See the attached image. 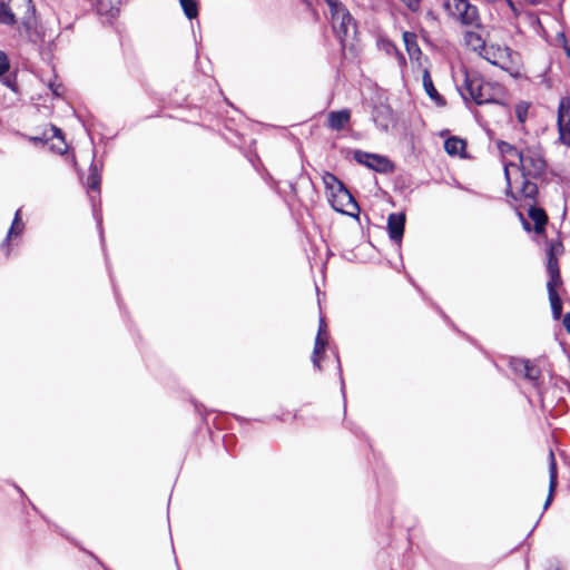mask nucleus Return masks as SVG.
Segmentation results:
<instances>
[{
  "label": "nucleus",
  "instance_id": "nucleus-1",
  "mask_svg": "<svg viewBox=\"0 0 570 570\" xmlns=\"http://www.w3.org/2000/svg\"><path fill=\"white\" fill-rule=\"evenodd\" d=\"M462 98L476 105L499 104L503 88L498 82L485 81L478 72L464 70L463 85L459 88Z\"/></svg>",
  "mask_w": 570,
  "mask_h": 570
},
{
  "label": "nucleus",
  "instance_id": "nucleus-2",
  "mask_svg": "<svg viewBox=\"0 0 570 570\" xmlns=\"http://www.w3.org/2000/svg\"><path fill=\"white\" fill-rule=\"evenodd\" d=\"M323 183L332 208L338 213L356 216L360 207L344 184L333 174L325 173Z\"/></svg>",
  "mask_w": 570,
  "mask_h": 570
},
{
  "label": "nucleus",
  "instance_id": "nucleus-3",
  "mask_svg": "<svg viewBox=\"0 0 570 570\" xmlns=\"http://www.w3.org/2000/svg\"><path fill=\"white\" fill-rule=\"evenodd\" d=\"M330 9L332 28L344 47L345 42L356 35V22L350 11L340 0H324Z\"/></svg>",
  "mask_w": 570,
  "mask_h": 570
},
{
  "label": "nucleus",
  "instance_id": "nucleus-4",
  "mask_svg": "<svg viewBox=\"0 0 570 570\" xmlns=\"http://www.w3.org/2000/svg\"><path fill=\"white\" fill-rule=\"evenodd\" d=\"M13 6L18 4L26 9L21 18V26L24 30L26 37L32 43L45 41L47 37V28L38 22L36 17V8L31 0H11Z\"/></svg>",
  "mask_w": 570,
  "mask_h": 570
},
{
  "label": "nucleus",
  "instance_id": "nucleus-5",
  "mask_svg": "<svg viewBox=\"0 0 570 570\" xmlns=\"http://www.w3.org/2000/svg\"><path fill=\"white\" fill-rule=\"evenodd\" d=\"M444 9L450 17L463 26L473 28L481 27V18L476 6L470 3L468 0H446Z\"/></svg>",
  "mask_w": 570,
  "mask_h": 570
},
{
  "label": "nucleus",
  "instance_id": "nucleus-6",
  "mask_svg": "<svg viewBox=\"0 0 570 570\" xmlns=\"http://www.w3.org/2000/svg\"><path fill=\"white\" fill-rule=\"evenodd\" d=\"M520 160V169L522 178L525 177H539L546 170V160L541 153L537 149L527 148L517 153Z\"/></svg>",
  "mask_w": 570,
  "mask_h": 570
},
{
  "label": "nucleus",
  "instance_id": "nucleus-7",
  "mask_svg": "<svg viewBox=\"0 0 570 570\" xmlns=\"http://www.w3.org/2000/svg\"><path fill=\"white\" fill-rule=\"evenodd\" d=\"M354 159L361 164L366 166L370 169H373L381 174H386L393 170L392 161L382 155L370 154L362 150L354 151Z\"/></svg>",
  "mask_w": 570,
  "mask_h": 570
},
{
  "label": "nucleus",
  "instance_id": "nucleus-8",
  "mask_svg": "<svg viewBox=\"0 0 570 570\" xmlns=\"http://www.w3.org/2000/svg\"><path fill=\"white\" fill-rule=\"evenodd\" d=\"M558 131L559 140L570 147V98H562L558 107Z\"/></svg>",
  "mask_w": 570,
  "mask_h": 570
},
{
  "label": "nucleus",
  "instance_id": "nucleus-9",
  "mask_svg": "<svg viewBox=\"0 0 570 570\" xmlns=\"http://www.w3.org/2000/svg\"><path fill=\"white\" fill-rule=\"evenodd\" d=\"M510 366L515 374L522 375L533 384H537L541 376L540 368L530 360L512 358L510 361Z\"/></svg>",
  "mask_w": 570,
  "mask_h": 570
},
{
  "label": "nucleus",
  "instance_id": "nucleus-10",
  "mask_svg": "<svg viewBox=\"0 0 570 570\" xmlns=\"http://www.w3.org/2000/svg\"><path fill=\"white\" fill-rule=\"evenodd\" d=\"M328 345V335L326 324L323 317L320 318L317 335L315 337L314 350L312 354V363L315 368L321 370V355L325 352Z\"/></svg>",
  "mask_w": 570,
  "mask_h": 570
},
{
  "label": "nucleus",
  "instance_id": "nucleus-11",
  "mask_svg": "<svg viewBox=\"0 0 570 570\" xmlns=\"http://www.w3.org/2000/svg\"><path fill=\"white\" fill-rule=\"evenodd\" d=\"M405 215L393 213L387 218V230L390 238L400 244L404 234Z\"/></svg>",
  "mask_w": 570,
  "mask_h": 570
},
{
  "label": "nucleus",
  "instance_id": "nucleus-12",
  "mask_svg": "<svg viewBox=\"0 0 570 570\" xmlns=\"http://www.w3.org/2000/svg\"><path fill=\"white\" fill-rule=\"evenodd\" d=\"M120 0H95L98 14L107 20L114 19L119 11Z\"/></svg>",
  "mask_w": 570,
  "mask_h": 570
},
{
  "label": "nucleus",
  "instance_id": "nucleus-13",
  "mask_svg": "<svg viewBox=\"0 0 570 570\" xmlns=\"http://www.w3.org/2000/svg\"><path fill=\"white\" fill-rule=\"evenodd\" d=\"M351 112L348 109H342L338 111H331L327 115V126L332 130L340 131L350 121Z\"/></svg>",
  "mask_w": 570,
  "mask_h": 570
},
{
  "label": "nucleus",
  "instance_id": "nucleus-14",
  "mask_svg": "<svg viewBox=\"0 0 570 570\" xmlns=\"http://www.w3.org/2000/svg\"><path fill=\"white\" fill-rule=\"evenodd\" d=\"M558 484V474H557V462L553 452L549 451V494L544 502V509H547L553 499V493Z\"/></svg>",
  "mask_w": 570,
  "mask_h": 570
},
{
  "label": "nucleus",
  "instance_id": "nucleus-15",
  "mask_svg": "<svg viewBox=\"0 0 570 570\" xmlns=\"http://www.w3.org/2000/svg\"><path fill=\"white\" fill-rule=\"evenodd\" d=\"M23 228H24V225H23V223L21 220L20 209H18L16 212V215H14L13 222L11 224V227L8 230L7 237L2 242V245H1L2 249L6 250V255L7 256L9 255V242L13 237L20 236L22 234V232H23Z\"/></svg>",
  "mask_w": 570,
  "mask_h": 570
},
{
  "label": "nucleus",
  "instance_id": "nucleus-16",
  "mask_svg": "<svg viewBox=\"0 0 570 570\" xmlns=\"http://www.w3.org/2000/svg\"><path fill=\"white\" fill-rule=\"evenodd\" d=\"M423 87L426 92V95L439 106L445 105V100L442 98V96L438 92L433 85V80L431 78V75L429 70L423 71Z\"/></svg>",
  "mask_w": 570,
  "mask_h": 570
},
{
  "label": "nucleus",
  "instance_id": "nucleus-17",
  "mask_svg": "<svg viewBox=\"0 0 570 570\" xmlns=\"http://www.w3.org/2000/svg\"><path fill=\"white\" fill-rule=\"evenodd\" d=\"M528 215L534 223V232L538 234L542 233L548 222L546 212L542 208L530 206Z\"/></svg>",
  "mask_w": 570,
  "mask_h": 570
},
{
  "label": "nucleus",
  "instance_id": "nucleus-18",
  "mask_svg": "<svg viewBox=\"0 0 570 570\" xmlns=\"http://www.w3.org/2000/svg\"><path fill=\"white\" fill-rule=\"evenodd\" d=\"M547 287L553 318L559 320L562 313L561 298L559 297L556 287L552 285V282H548Z\"/></svg>",
  "mask_w": 570,
  "mask_h": 570
},
{
  "label": "nucleus",
  "instance_id": "nucleus-19",
  "mask_svg": "<svg viewBox=\"0 0 570 570\" xmlns=\"http://www.w3.org/2000/svg\"><path fill=\"white\" fill-rule=\"evenodd\" d=\"M465 141L459 137H450L444 141V149L451 156H463Z\"/></svg>",
  "mask_w": 570,
  "mask_h": 570
},
{
  "label": "nucleus",
  "instance_id": "nucleus-20",
  "mask_svg": "<svg viewBox=\"0 0 570 570\" xmlns=\"http://www.w3.org/2000/svg\"><path fill=\"white\" fill-rule=\"evenodd\" d=\"M403 41L410 58H417L421 55V49L416 41V35L414 32L404 31Z\"/></svg>",
  "mask_w": 570,
  "mask_h": 570
},
{
  "label": "nucleus",
  "instance_id": "nucleus-21",
  "mask_svg": "<svg viewBox=\"0 0 570 570\" xmlns=\"http://www.w3.org/2000/svg\"><path fill=\"white\" fill-rule=\"evenodd\" d=\"M89 175L87 177L86 186L89 190L100 191L101 184V175L98 165L92 164L89 169Z\"/></svg>",
  "mask_w": 570,
  "mask_h": 570
},
{
  "label": "nucleus",
  "instance_id": "nucleus-22",
  "mask_svg": "<svg viewBox=\"0 0 570 570\" xmlns=\"http://www.w3.org/2000/svg\"><path fill=\"white\" fill-rule=\"evenodd\" d=\"M547 269L550 275L549 282H552V285L556 286V284L558 282H560V272H559V266H558V259L554 256L552 248H550L549 254H548Z\"/></svg>",
  "mask_w": 570,
  "mask_h": 570
},
{
  "label": "nucleus",
  "instance_id": "nucleus-23",
  "mask_svg": "<svg viewBox=\"0 0 570 570\" xmlns=\"http://www.w3.org/2000/svg\"><path fill=\"white\" fill-rule=\"evenodd\" d=\"M465 45L474 51L484 49L485 42L482 37L475 31H466L464 33Z\"/></svg>",
  "mask_w": 570,
  "mask_h": 570
},
{
  "label": "nucleus",
  "instance_id": "nucleus-24",
  "mask_svg": "<svg viewBox=\"0 0 570 570\" xmlns=\"http://www.w3.org/2000/svg\"><path fill=\"white\" fill-rule=\"evenodd\" d=\"M0 23L13 26L16 23V13L12 8L0 1Z\"/></svg>",
  "mask_w": 570,
  "mask_h": 570
},
{
  "label": "nucleus",
  "instance_id": "nucleus-25",
  "mask_svg": "<svg viewBox=\"0 0 570 570\" xmlns=\"http://www.w3.org/2000/svg\"><path fill=\"white\" fill-rule=\"evenodd\" d=\"M521 194L525 198L533 200L538 194L537 184L528 180L527 177L523 178L522 186H521Z\"/></svg>",
  "mask_w": 570,
  "mask_h": 570
},
{
  "label": "nucleus",
  "instance_id": "nucleus-26",
  "mask_svg": "<svg viewBox=\"0 0 570 570\" xmlns=\"http://www.w3.org/2000/svg\"><path fill=\"white\" fill-rule=\"evenodd\" d=\"M180 6L188 19H194L197 17L198 9L195 0H180Z\"/></svg>",
  "mask_w": 570,
  "mask_h": 570
},
{
  "label": "nucleus",
  "instance_id": "nucleus-27",
  "mask_svg": "<svg viewBox=\"0 0 570 570\" xmlns=\"http://www.w3.org/2000/svg\"><path fill=\"white\" fill-rule=\"evenodd\" d=\"M529 106L525 102H520L515 106V115L520 122H524L527 119Z\"/></svg>",
  "mask_w": 570,
  "mask_h": 570
},
{
  "label": "nucleus",
  "instance_id": "nucleus-28",
  "mask_svg": "<svg viewBox=\"0 0 570 570\" xmlns=\"http://www.w3.org/2000/svg\"><path fill=\"white\" fill-rule=\"evenodd\" d=\"M43 136L46 137V140L52 138L63 139L61 129L53 125H50V127L45 131Z\"/></svg>",
  "mask_w": 570,
  "mask_h": 570
},
{
  "label": "nucleus",
  "instance_id": "nucleus-29",
  "mask_svg": "<svg viewBox=\"0 0 570 570\" xmlns=\"http://www.w3.org/2000/svg\"><path fill=\"white\" fill-rule=\"evenodd\" d=\"M10 62L7 53L0 50V77L8 72Z\"/></svg>",
  "mask_w": 570,
  "mask_h": 570
},
{
  "label": "nucleus",
  "instance_id": "nucleus-30",
  "mask_svg": "<svg viewBox=\"0 0 570 570\" xmlns=\"http://www.w3.org/2000/svg\"><path fill=\"white\" fill-rule=\"evenodd\" d=\"M48 86L56 97H61L65 92V87L62 86V83L51 81Z\"/></svg>",
  "mask_w": 570,
  "mask_h": 570
},
{
  "label": "nucleus",
  "instance_id": "nucleus-31",
  "mask_svg": "<svg viewBox=\"0 0 570 570\" xmlns=\"http://www.w3.org/2000/svg\"><path fill=\"white\" fill-rule=\"evenodd\" d=\"M411 11H417L421 7V0H401Z\"/></svg>",
  "mask_w": 570,
  "mask_h": 570
},
{
  "label": "nucleus",
  "instance_id": "nucleus-32",
  "mask_svg": "<svg viewBox=\"0 0 570 570\" xmlns=\"http://www.w3.org/2000/svg\"><path fill=\"white\" fill-rule=\"evenodd\" d=\"M500 149L502 153H510V151H513L515 155L517 153H519L513 146H511L510 144L508 142H502L500 145Z\"/></svg>",
  "mask_w": 570,
  "mask_h": 570
},
{
  "label": "nucleus",
  "instance_id": "nucleus-33",
  "mask_svg": "<svg viewBox=\"0 0 570 570\" xmlns=\"http://www.w3.org/2000/svg\"><path fill=\"white\" fill-rule=\"evenodd\" d=\"M563 326L567 332L570 334V313H567L563 317Z\"/></svg>",
  "mask_w": 570,
  "mask_h": 570
},
{
  "label": "nucleus",
  "instance_id": "nucleus-34",
  "mask_svg": "<svg viewBox=\"0 0 570 570\" xmlns=\"http://www.w3.org/2000/svg\"><path fill=\"white\" fill-rule=\"evenodd\" d=\"M562 41H563V49L566 51V55L570 57V46L567 43L564 35H560Z\"/></svg>",
  "mask_w": 570,
  "mask_h": 570
},
{
  "label": "nucleus",
  "instance_id": "nucleus-35",
  "mask_svg": "<svg viewBox=\"0 0 570 570\" xmlns=\"http://www.w3.org/2000/svg\"><path fill=\"white\" fill-rule=\"evenodd\" d=\"M504 174H505V178H507V181H508V187L510 188L511 187V183H510V177H509V166L508 165L504 166Z\"/></svg>",
  "mask_w": 570,
  "mask_h": 570
},
{
  "label": "nucleus",
  "instance_id": "nucleus-36",
  "mask_svg": "<svg viewBox=\"0 0 570 570\" xmlns=\"http://www.w3.org/2000/svg\"><path fill=\"white\" fill-rule=\"evenodd\" d=\"M547 570H561L559 562H553L550 564V567Z\"/></svg>",
  "mask_w": 570,
  "mask_h": 570
},
{
  "label": "nucleus",
  "instance_id": "nucleus-37",
  "mask_svg": "<svg viewBox=\"0 0 570 570\" xmlns=\"http://www.w3.org/2000/svg\"><path fill=\"white\" fill-rule=\"evenodd\" d=\"M507 4L510 7L512 11H517L515 4L513 0H505Z\"/></svg>",
  "mask_w": 570,
  "mask_h": 570
},
{
  "label": "nucleus",
  "instance_id": "nucleus-38",
  "mask_svg": "<svg viewBox=\"0 0 570 570\" xmlns=\"http://www.w3.org/2000/svg\"><path fill=\"white\" fill-rule=\"evenodd\" d=\"M30 140L33 141V142H43V141H46V137L45 138H41V137H30Z\"/></svg>",
  "mask_w": 570,
  "mask_h": 570
},
{
  "label": "nucleus",
  "instance_id": "nucleus-39",
  "mask_svg": "<svg viewBox=\"0 0 570 570\" xmlns=\"http://www.w3.org/2000/svg\"><path fill=\"white\" fill-rule=\"evenodd\" d=\"M523 227H524L527 230H530V224H529L527 220H523Z\"/></svg>",
  "mask_w": 570,
  "mask_h": 570
},
{
  "label": "nucleus",
  "instance_id": "nucleus-40",
  "mask_svg": "<svg viewBox=\"0 0 570 570\" xmlns=\"http://www.w3.org/2000/svg\"><path fill=\"white\" fill-rule=\"evenodd\" d=\"M341 385H342L341 386L342 393L344 394V381H343V379H341Z\"/></svg>",
  "mask_w": 570,
  "mask_h": 570
},
{
  "label": "nucleus",
  "instance_id": "nucleus-41",
  "mask_svg": "<svg viewBox=\"0 0 570 570\" xmlns=\"http://www.w3.org/2000/svg\"><path fill=\"white\" fill-rule=\"evenodd\" d=\"M4 83L8 86V87H11V81L10 80H6Z\"/></svg>",
  "mask_w": 570,
  "mask_h": 570
},
{
  "label": "nucleus",
  "instance_id": "nucleus-42",
  "mask_svg": "<svg viewBox=\"0 0 570 570\" xmlns=\"http://www.w3.org/2000/svg\"><path fill=\"white\" fill-rule=\"evenodd\" d=\"M337 363H340V360L337 358ZM338 370L341 371V364H337Z\"/></svg>",
  "mask_w": 570,
  "mask_h": 570
}]
</instances>
